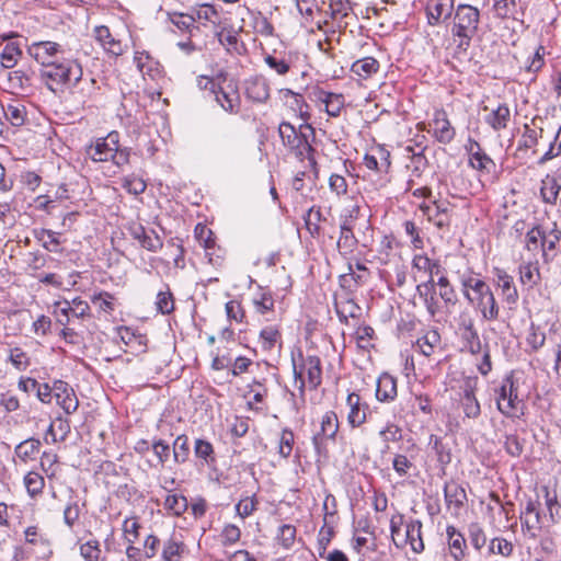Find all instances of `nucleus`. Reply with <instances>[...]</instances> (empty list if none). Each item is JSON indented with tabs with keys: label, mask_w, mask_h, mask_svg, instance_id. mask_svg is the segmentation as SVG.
Wrapping results in <instances>:
<instances>
[{
	"label": "nucleus",
	"mask_w": 561,
	"mask_h": 561,
	"mask_svg": "<svg viewBox=\"0 0 561 561\" xmlns=\"http://www.w3.org/2000/svg\"><path fill=\"white\" fill-rule=\"evenodd\" d=\"M480 12L470 4H459L455 10L451 26V35L456 41L455 53L466 54L470 47L471 39L478 32Z\"/></svg>",
	"instance_id": "obj_1"
},
{
	"label": "nucleus",
	"mask_w": 561,
	"mask_h": 561,
	"mask_svg": "<svg viewBox=\"0 0 561 561\" xmlns=\"http://www.w3.org/2000/svg\"><path fill=\"white\" fill-rule=\"evenodd\" d=\"M82 68L75 59L57 60L41 69V79L51 92H62L73 79H81Z\"/></svg>",
	"instance_id": "obj_2"
},
{
	"label": "nucleus",
	"mask_w": 561,
	"mask_h": 561,
	"mask_svg": "<svg viewBox=\"0 0 561 561\" xmlns=\"http://www.w3.org/2000/svg\"><path fill=\"white\" fill-rule=\"evenodd\" d=\"M299 356L301 358L299 367L296 365L295 360H293L294 376L296 387L299 392L304 394L306 388L304 374H307L309 388L311 390H316L322 381V367L321 360L318 356L309 355L304 357L301 354Z\"/></svg>",
	"instance_id": "obj_3"
},
{
	"label": "nucleus",
	"mask_w": 561,
	"mask_h": 561,
	"mask_svg": "<svg viewBox=\"0 0 561 561\" xmlns=\"http://www.w3.org/2000/svg\"><path fill=\"white\" fill-rule=\"evenodd\" d=\"M398 522L392 518L390 523V530L392 541L397 548H403L407 543L411 546V549L415 553H421L424 550V542L422 539V523L419 519H411L405 525L404 536L401 540L398 539L400 533V526L402 524V516L398 517Z\"/></svg>",
	"instance_id": "obj_4"
},
{
	"label": "nucleus",
	"mask_w": 561,
	"mask_h": 561,
	"mask_svg": "<svg viewBox=\"0 0 561 561\" xmlns=\"http://www.w3.org/2000/svg\"><path fill=\"white\" fill-rule=\"evenodd\" d=\"M62 51L61 45L51 41L34 42L27 47V54L35 59L42 68H46L57 61L58 55Z\"/></svg>",
	"instance_id": "obj_5"
},
{
	"label": "nucleus",
	"mask_w": 561,
	"mask_h": 561,
	"mask_svg": "<svg viewBox=\"0 0 561 561\" xmlns=\"http://www.w3.org/2000/svg\"><path fill=\"white\" fill-rule=\"evenodd\" d=\"M339 431L337 415L333 411H328L321 419L320 432L312 437V444L319 456L327 454L325 439H334Z\"/></svg>",
	"instance_id": "obj_6"
},
{
	"label": "nucleus",
	"mask_w": 561,
	"mask_h": 561,
	"mask_svg": "<svg viewBox=\"0 0 561 561\" xmlns=\"http://www.w3.org/2000/svg\"><path fill=\"white\" fill-rule=\"evenodd\" d=\"M279 137L284 146L296 149L299 156L309 154L313 151L312 146L308 142L307 137L298 134L296 128L287 122H283L278 128Z\"/></svg>",
	"instance_id": "obj_7"
},
{
	"label": "nucleus",
	"mask_w": 561,
	"mask_h": 561,
	"mask_svg": "<svg viewBox=\"0 0 561 561\" xmlns=\"http://www.w3.org/2000/svg\"><path fill=\"white\" fill-rule=\"evenodd\" d=\"M476 307L480 310L484 320L491 321L499 318V306L490 286L476 284Z\"/></svg>",
	"instance_id": "obj_8"
},
{
	"label": "nucleus",
	"mask_w": 561,
	"mask_h": 561,
	"mask_svg": "<svg viewBox=\"0 0 561 561\" xmlns=\"http://www.w3.org/2000/svg\"><path fill=\"white\" fill-rule=\"evenodd\" d=\"M518 403L517 389L513 377L507 376L503 380V385L499 391V397L496 399L497 409L501 413L507 416H513Z\"/></svg>",
	"instance_id": "obj_9"
},
{
	"label": "nucleus",
	"mask_w": 561,
	"mask_h": 561,
	"mask_svg": "<svg viewBox=\"0 0 561 561\" xmlns=\"http://www.w3.org/2000/svg\"><path fill=\"white\" fill-rule=\"evenodd\" d=\"M118 142V133L111 131L105 138H100L94 145H91L88 149V154L93 161H108L114 156V151L117 150Z\"/></svg>",
	"instance_id": "obj_10"
},
{
	"label": "nucleus",
	"mask_w": 561,
	"mask_h": 561,
	"mask_svg": "<svg viewBox=\"0 0 561 561\" xmlns=\"http://www.w3.org/2000/svg\"><path fill=\"white\" fill-rule=\"evenodd\" d=\"M70 87L73 89L72 94L83 104L96 100L101 93L98 80L93 77L83 78V75L81 79H73Z\"/></svg>",
	"instance_id": "obj_11"
},
{
	"label": "nucleus",
	"mask_w": 561,
	"mask_h": 561,
	"mask_svg": "<svg viewBox=\"0 0 561 561\" xmlns=\"http://www.w3.org/2000/svg\"><path fill=\"white\" fill-rule=\"evenodd\" d=\"M53 389L57 404L60 405L67 414L75 413L79 407V401L73 389L62 380H56Z\"/></svg>",
	"instance_id": "obj_12"
},
{
	"label": "nucleus",
	"mask_w": 561,
	"mask_h": 561,
	"mask_svg": "<svg viewBox=\"0 0 561 561\" xmlns=\"http://www.w3.org/2000/svg\"><path fill=\"white\" fill-rule=\"evenodd\" d=\"M245 96L256 103H265L270 99V85L267 80L256 75L244 81Z\"/></svg>",
	"instance_id": "obj_13"
},
{
	"label": "nucleus",
	"mask_w": 561,
	"mask_h": 561,
	"mask_svg": "<svg viewBox=\"0 0 561 561\" xmlns=\"http://www.w3.org/2000/svg\"><path fill=\"white\" fill-rule=\"evenodd\" d=\"M421 210L437 228L444 229L450 226L449 203L434 202L431 205H422Z\"/></svg>",
	"instance_id": "obj_14"
},
{
	"label": "nucleus",
	"mask_w": 561,
	"mask_h": 561,
	"mask_svg": "<svg viewBox=\"0 0 561 561\" xmlns=\"http://www.w3.org/2000/svg\"><path fill=\"white\" fill-rule=\"evenodd\" d=\"M454 2L455 0H428L426 5L428 24L436 25L449 19L454 11Z\"/></svg>",
	"instance_id": "obj_15"
},
{
	"label": "nucleus",
	"mask_w": 561,
	"mask_h": 561,
	"mask_svg": "<svg viewBox=\"0 0 561 561\" xmlns=\"http://www.w3.org/2000/svg\"><path fill=\"white\" fill-rule=\"evenodd\" d=\"M357 211H358V207H355L351 211L350 216L346 217L340 226L341 233H340V238L337 241V247L341 250V252H343L344 254H348V253L353 252V250L355 249V247L357 244V239L353 233V228L351 225L352 219L356 217V215H354V214Z\"/></svg>",
	"instance_id": "obj_16"
},
{
	"label": "nucleus",
	"mask_w": 561,
	"mask_h": 561,
	"mask_svg": "<svg viewBox=\"0 0 561 561\" xmlns=\"http://www.w3.org/2000/svg\"><path fill=\"white\" fill-rule=\"evenodd\" d=\"M468 151L470 154L469 163L473 169L490 173L495 168L493 160L481 150L480 144L476 140H469Z\"/></svg>",
	"instance_id": "obj_17"
},
{
	"label": "nucleus",
	"mask_w": 561,
	"mask_h": 561,
	"mask_svg": "<svg viewBox=\"0 0 561 561\" xmlns=\"http://www.w3.org/2000/svg\"><path fill=\"white\" fill-rule=\"evenodd\" d=\"M397 394V379L388 373L381 374L376 385L377 400L380 402L393 401Z\"/></svg>",
	"instance_id": "obj_18"
},
{
	"label": "nucleus",
	"mask_w": 561,
	"mask_h": 561,
	"mask_svg": "<svg viewBox=\"0 0 561 561\" xmlns=\"http://www.w3.org/2000/svg\"><path fill=\"white\" fill-rule=\"evenodd\" d=\"M445 501L449 510L455 514L463 507L467 501L465 489L456 482H447L444 488Z\"/></svg>",
	"instance_id": "obj_19"
},
{
	"label": "nucleus",
	"mask_w": 561,
	"mask_h": 561,
	"mask_svg": "<svg viewBox=\"0 0 561 561\" xmlns=\"http://www.w3.org/2000/svg\"><path fill=\"white\" fill-rule=\"evenodd\" d=\"M561 239V230L558 228L557 222H552L551 229H547V233L540 242L542 250V260L545 263H550L554 260L557 244Z\"/></svg>",
	"instance_id": "obj_20"
},
{
	"label": "nucleus",
	"mask_w": 561,
	"mask_h": 561,
	"mask_svg": "<svg viewBox=\"0 0 561 561\" xmlns=\"http://www.w3.org/2000/svg\"><path fill=\"white\" fill-rule=\"evenodd\" d=\"M213 92L215 93V99L217 103L228 113H238L240 108V95L237 89H231V91H226L222 88L218 87L215 89V84L213 83Z\"/></svg>",
	"instance_id": "obj_21"
},
{
	"label": "nucleus",
	"mask_w": 561,
	"mask_h": 561,
	"mask_svg": "<svg viewBox=\"0 0 561 561\" xmlns=\"http://www.w3.org/2000/svg\"><path fill=\"white\" fill-rule=\"evenodd\" d=\"M346 404L350 408L347 421L352 427H357L366 421V405L360 402L359 394L352 392L346 398Z\"/></svg>",
	"instance_id": "obj_22"
},
{
	"label": "nucleus",
	"mask_w": 561,
	"mask_h": 561,
	"mask_svg": "<svg viewBox=\"0 0 561 561\" xmlns=\"http://www.w3.org/2000/svg\"><path fill=\"white\" fill-rule=\"evenodd\" d=\"M96 41L104 47L106 51L114 56H121L124 53L121 41L115 39L108 27L101 25L94 30Z\"/></svg>",
	"instance_id": "obj_23"
},
{
	"label": "nucleus",
	"mask_w": 561,
	"mask_h": 561,
	"mask_svg": "<svg viewBox=\"0 0 561 561\" xmlns=\"http://www.w3.org/2000/svg\"><path fill=\"white\" fill-rule=\"evenodd\" d=\"M434 136L438 142L447 145L451 142L455 137V129L451 127L450 122L446 117L445 112L436 114L434 118Z\"/></svg>",
	"instance_id": "obj_24"
},
{
	"label": "nucleus",
	"mask_w": 561,
	"mask_h": 561,
	"mask_svg": "<svg viewBox=\"0 0 561 561\" xmlns=\"http://www.w3.org/2000/svg\"><path fill=\"white\" fill-rule=\"evenodd\" d=\"M561 190V174L547 175L542 180L540 193L545 203L554 205Z\"/></svg>",
	"instance_id": "obj_25"
},
{
	"label": "nucleus",
	"mask_w": 561,
	"mask_h": 561,
	"mask_svg": "<svg viewBox=\"0 0 561 561\" xmlns=\"http://www.w3.org/2000/svg\"><path fill=\"white\" fill-rule=\"evenodd\" d=\"M510 119L511 111L506 104H500L484 117L485 123L495 131L505 129Z\"/></svg>",
	"instance_id": "obj_26"
},
{
	"label": "nucleus",
	"mask_w": 561,
	"mask_h": 561,
	"mask_svg": "<svg viewBox=\"0 0 561 561\" xmlns=\"http://www.w3.org/2000/svg\"><path fill=\"white\" fill-rule=\"evenodd\" d=\"M522 530L530 539H536L542 529L543 516L540 508L533 515L520 516Z\"/></svg>",
	"instance_id": "obj_27"
},
{
	"label": "nucleus",
	"mask_w": 561,
	"mask_h": 561,
	"mask_svg": "<svg viewBox=\"0 0 561 561\" xmlns=\"http://www.w3.org/2000/svg\"><path fill=\"white\" fill-rule=\"evenodd\" d=\"M541 491L543 493L545 505L547 508V519L551 525H554L559 520V513L561 510V504L558 501V495L556 491H551L548 486H542Z\"/></svg>",
	"instance_id": "obj_28"
},
{
	"label": "nucleus",
	"mask_w": 561,
	"mask_h": 561,
	"mask_svg": "<svg viewBox=\"0 0 561 561\" xmlns=\"http://www.w3.org/2000/svg\"><path fill=\"white\" fill-rule=\"evenodd\" d=\"M461 407L465 415L469 419H477L481 413L480 403L474 396L473 388L470 386H467L463 390Z\"/></svg>",
	"instance_id": "obj_29"
},
{
	"label": "nucleus",
	"mask_w": 561,
	"mask_h": 561,
	"mask_svg": "<svg viewBox=\"0 0 561 561\" xmlns=\"http://www.w3.org/2000/svg\"><path fill=\"white\" fill-rule=\"evenodd\" d=\"M378 69L379 62L373 57L358 59L351 67L352 72L363 79L369 78L373 73H376Z\"/></svg>",
	"instance_id": "obj_30"
},
{
	"label": "nucleus",
	"mask_w": 561,
	"mask_h": 561,
	"mask_svg": "<svg viewBox=\"0 0 561 561\" xmlns=\"http://www.w3.org/2000/svg\"><path fill=\"white\" fill-rule=\"evenodd\" d=\"M447 535L453 558L456 561L461 560L465 556L463 547L466 545L463 536L453 526L447 527Z\"/></svg>",
	"instance_id": "obj_31"
},
{
	"label": "nucleus",
	"mask_w": 561,
	"mask_h": 561,
	"mask_svg": "<svg viewBox=\"0 0 561 561\" xmlns=\"http://www.w3.org/2000/svg\"><path fill=\"white\" fill-rule=\"evenodd\" d=\"M499 286L502 290L504 300L508 305H515L518 300V293L514 285L513 277L502 272L499 274Z\"/></svg>",
	"instance_id": "obj_32"
},
{
	"label": "nucleus",
	"mask_w": 561,
	"mask_h": 561,
	"mask_svg": "<svg viewBox=\"0 0 561 561\" xmlns=\"http://www.w3.org/2000/svg\"><path fill=\"white\" fill-rule=\"evenodd\" d=\"M440 343V334L437 330L427 331L417 340V346L423 355L431 356L436 346Z\"/></svg>",
	"instance_id": "obj_33"
},
{
	"label": "nucleus",
	"mask_w": 561,
	"mask_h": 561,
	"mask_svg": "<svg viewBox=\"0 0 561 561\" xmlns=\"http://www.w3.org/2000/svg\"><path fill=\"white\" fill-rule=\"evenodd\" d=\"M79 550L84 561H106L102 556L100 542L95 539L81 543Z\"/></svg>",
	"instance_id": "obj_34"
},
{
	"label": "nucleus",
	"mask_w": 561,
	"mask_h": 561,
	"mask_svg": "<svg viewBox=\"0 0 561 561\" xmlns=\"http://www.w3.org/2000/svg\"><path fill=\"white\" fill-rule=\"evenodd\" d=\"M190 456L188 437L179 435L173 443V459L176 463H184Z\"/></svg>",
	"instance_id": "obj_35"
},
{
	"label": "nucleus",
	"mask_w": 561,
	"mask_h": 561,
	"mask_svg": "<svg viewBox=\"0 0 561 561\" xmlns=\"http://www.w3.org/2000/svg\"><path fill=\"white\" fill-rule=\"evenodd\" d=\"M336 313L342 322H347V318H357L360 314V307L352 299L336 304Z\"/></svg>",
	"instance_id": "obj_36"
},
{
	"label": "nucleus",
	"mask_w": 561,
	"mask_h": 561,
	"mask_svg": "<svg viewBox=\"0 0 561 561\" xmlns=\"http://www.w3.org/2000/svg\"><path fill=\"white\" fill-rule=\"evenodd\" d=\"M183 549V542L170 538L163 546L162 558L164 561H180Z\"/></svg>",
	"instance_id": "obj_37"
},
{
	"label": "nucleus",
	"mask_w": 561,
	"mask_h": 561,
	"mask_svg": "<svg viewBox=\"0 0 561 561\" xmlns=\"http://www.w3.org/2000/svg\"><path fill=\"white\" fill-rule=\"evenodd\" d=\"M7 119L13 126H22L25 122V106L21 104H8L3 107Z\"/></svg>",
	"instance_id": "obj_38"
},
{
	"label": "nucleus",
	"mask_w": 561,
	"mask_h": 561,
	"mask_svg": "<svg viewBox=\"0 0 561 561\" xmlns=\"http://www.w3.org/2000/svg\"><path fill=\"white\" fill-rule=\"evenodd\" d=\"M22 55V50L14 43L7 44L3 51L1 53V64L4 68H13L19 57Z\"/></svg>",
	"instance_id": "obj_39"
},
{
	"label": "nucleus",
	"mask_w": 561,
	"mask_h": 561,
	"mask_svg": "<svg viewBox=\"0 0 561 561\" xmlns=\"http://www.w3.org/2000/svg\"><path fill=\"white\" fill-rule=\"evenodd\" d=\"M276 539L284 549H290L295 543L296 527L289 524L282 525L278 528Z\"/></svg>",
	"instance_id": "obj_40"
},
{
	"label": "nucleus",
	"mask_w": 561,
	"mask_h": 561,
	"mask_svg": "<svg viewBox=\"0 0 561 561\" xmlns=\"http://www.w3.org/2000/svg\"><path fill=\"white\" fill-rule=\"evenodd\" d=\"M519 275L520 282L524 285H528L529 288L535 287L540 280L538 268L531 264L520 265Z\"/></svg>",
	"instance_id": "obj_41"
},
{
	"label": "nucleus",
	"mask_w": 561,
	"mask_h": 561,
	"mask_svg": "<svg viewBox=\"0 0 561 561\" xmlns=\"http://www.w3.org/2000/svg\"><path fill=\"white\" fill-rule=\"evenodd\" d=\"M260 337L262 340L263 348L265 351H271L277 342L280 341V332L274 325L265 327L260 332Z\"/></svg>",
	"instance_id": "obj_42"
},
{
	"label": "nucleus",
	"mask_w": 561,
	"mask_h": 561,
	"mask_svg": "<svg viewBox=\"0 0 561 561\" xmlns=\"http://www.w3.org/2000/svg\"><path fill=\"white\" fill-rule=\"evenodd\" d=\"M24 484L26 486L28 494L32 497H34V496L38 495L39 493H42L45 481L41 474H38L36 472H28L24 477Z\"/></svg>",
	"instance_id": "obj_43"
},
{
	"label": "nucleus",
	"mask_w": 561,
	"mask_h": 561,
	"mask_svg": "<svg viewBox=\"0 0 561 561\" xmlns=\"http://www.w3.org/2000/svg\"><path fill=\"white\" fill-rule=\"evenodd\" d=\"M164 507L180 516L187 510V500L183 495L170 494L164 501Z\"/></svg>",
	"instance_id": "obj_44"
},
{
	"label": "nucleus",
	"mask_w": 561,
	"mask_h": 561,
	"mask_svg": "<svg viewBox=\"0 0 561 561\" xmlns=\"http://www.w3.org/2000/svg\"><path fill=\"white\" fill-rule=\"evenodd\" d=\"M41 447V440L35 438L26 439L22 443H20L15 447L16 455L22 458L26 459L32 457L34 454L38 453Z\"/></svg>",
	"instance_id": "obj_45"
},
{
	"label": "nucleus",
	"mask_w": 561,
	"mask_h": 561,
	"mask_svg": "<svg viewBox=\"0 0 561 561\" xmlns=\"http://www.w3.org/2000/svg\"><path fill=\"white\" fill-rule=\"evenodd\" d=\"M436 284L439 286L440 298L446 304L455 305L457 302V295L448 278L442 275Z\"/></svg>",
	"instance_id": "obj_46"
},
{
	"label": "nucleus",
	"mask_w": 561,
	"mask_h": 561,
	"mask_svg": "<svg viewBox=\"0 0 561 561\" xmlns=\"http://www.w3.org/2000/svg\"><path fill=\"white\" fill-rule=\"evenodd\" d=\"M546 334L540 330L539 327L531 323L529 332L526 337V343L531 347L533 351H538L545 345Z\"/></svg>",
	"instance_id": "obj_47"
},
{
	"label": "nucleus",
	"mask_w": 561,
	"mask_h": 561,
	"mask_svg": "<svg viewBox=\"0 0 561 561\" xmlns=\"http://www.w3.org/2000/svg\"><path fill=\"white\" fill-rule=\"evenodd\" d=\"M192 14L195 16V21H208L213 24H216L219 18L217 10L211 4H202L193 10Z\"/></svg>",
	"instance_id": "obj_48"
},
{
	"label": "nucleus",
	"mask_w": 561,
	"mask_h": 561,
	"mask_svg": "<svg viewBox=\"0 0 561 561\" xmlns=\"http://www.w3.org/2000/svg\"><path fill=\"white\" fill-rule=\"evenodd\" d=\"M156 307L162 314H169L174 310V300L171 291H159L157 295Z\"/></svg>",
	"instance_id": "obj_49"
},
{
	"label": "nucleus",
	"mask_w": 561,
	"mask_h": 561,
	"mask_svg": "<svg viewBox=\"0 0 561 561\" xmlns=\"http://www.w3.org/2000/svg\"><path fill=\"white\" fill-rule=\"evenodd\" d=\"M547 233V229L541 226L537 225L533 227L527 233H526V247L529 251L537 250L539 240L542 242V238Z\"/></svg>",
	"instance_id": "obj_50"
},
{
	"label": "nucleus",
	"mask_w": 561,
	"mask_h": 561,
	"mask_svg": "<svg viewBox=\"0 0 561 561\" xmlns=\"http://www.w3.org/2000/svg\"><path fill=\"white\" fill-rule=\"evenodd\" d=\"M516 8L515 0H499L494 3L496 15L501 19L515 18Z\"/></svg>",
	"instance_id": "obj_51"
},
{
	"label": "nucleus",
	"mask_w": 561,
	"mask_h": 561,
	"mask_svg": "<svg viewBox=\"0 0 561 561\" xmlns=\"http://www.w3.org/2000/svg\"><path fill=\"white\" fill-rule=\"evenodd\" d=\"M294 445V433L289 428H284L279 438L278 454L283 458H288Z\"/></svg>",
	"instance_id": "obj_52"
},
{
	"label": "nucleus",
	"mask_w": 561,
	"mask_h": 561,
	"mask_svg": "<svg viewBox=\"0 0 561 561\" xmlns=\"http://www.w3.org/2000/svg\"><path fill=\"white\" fill-rule=\"evenodd\" d=\"M414 268L430 273V277L434 278V268L437 271L440 265L437 262L431 261L427 256L419 254L415 255L412 262Z\"/></svg>",
	"instance_id": "obj_53"
},
{
	"label": "nucleus",
	"mask_w": 561,
	"mask_h": 561,
	"mask_svg": "<svg viewBox=\"0 0 561 561\" xmlns=\"http://www.w3.org/2000/svg\"><path fill=\"white\" fill-rule=\"evenodd\" d=\"M123 187L130 194L139 195L146 191L147 184L141 178L130 175L123 180Z\"/></svg>",
	"instance_id": "obj_54"
},
{
	"label": "nucleus",
	"mask_w": 561,
	"mask_h": 561,
	"mask_svg": "<svg viewBox=\"0 0 561 561\" xmlns=\"http://www.w3.org/2000/svg\"><path fill=\"white\" fill-rule=\"evenodd\" d=\"M257 505V500L255 496H245L244 499H241L238 504L236 505L237 514L241 518H245L250 516L255 510Z\"/></svg>",
	"instance_id": "obj_55"
},
{
	"label": "nucleus",
	"mask_w": 561,
	"mask_h": 561,
	"mask_svg": "<svg viewBox=\"0 0 561 561\" xmlns=\"http://www.w3.org/2000/svg\"><path fill=\"white\" fill-rule=\"evenodd\" d=\"M325 103L327 113L330 116H339L343 107V96L341 94L329 93L323 101Z\"/></svg>",
	"instance_id": "obj_56"
},
{
	"label": "nucleus",
	"mask_w": 561,
	"mask_h": 561,
	"mask_svg": "<svg viewBox=\"0 0 561 561\" xmlns=\"http://www.w3.org/2000/svg\"><path fill=\"white\" fill-rule=\"evenodd\" d=\"M490 551L503 557H508L513 552V545L504 538H494L491 540Z\"/></svg>",
	"instance_id": "obj_57"
},
{
	"label": "nucleus",
	"mask_w": 561,
	"mask_h": 561,
	"mask_svg": "<svg viewBox=\"0 0 561 561\" xmlns=\"http://www.w3.org/2000/svg\"><path fill=\"white\" fill-rule=\"evenodd\" d=\"M241 531L240 528L236 525L228 524L224 527L221 531V542L224 546H230L240 540Z\"/></svg>",
	"instance_id": "obj_58"
},
{
	"label": "nucleus",
	"mask_w": 561,
	"mask_h": 561,
	"mask_svg": "<svg viewBox=\"0 0 561 561\" xmlns=\"http://www.w3.org/2000/svg\"><path fill=\"white\" fill-rule=\"evenodd\" d=\"M139 243L144 249L151 252H157L162 248V241L154 230H150L142 236V240Z\"/></svg>",
	"instance_id": "obj_59"
},
{
	"label": "nucleus",
	"mask_w": 561,
	"mask_h": 561,
	"mask_svg": "<svg viewBox=\"0 0 561 561\" xmlns=\"http://www.w3.org/2000/svg\"><path fill=\"white\" fill-rule=\"evenodd\" d=\"M264 61L271 69L280 76L286 75L290 69V65L285 59H279L273 55L265 56Z\"/></svg>",
	"instance_id": "obj_60"
},
{
	"label": "nucleus",
	"mask_w": 561,
	"mask_h": 561,
	"mask_svg": "<svg viewBox=\"0 0 561 561\" xmlns=\"http://www.w3.org/2000/svg\"><path fill=\"white\" fill-rule=\"evenodd\" d=\"M469 537L471 545L477 549L480 550L486 542V537L484 535V531L480 526L477 524H472L469 527Z\"/></svg>",
	"instance_id": "obj_61"
},
{
	"label": "nucleus",
	"mask_w": 561,
	"mask_h": 561,
	"mask_svg": "<svg viewBox=\"0 0 561 561\" xmlns=\"http://www.w3.org/2000/svg\"><path fill=\"white\" fill-rule=\"evenodd\" d=\"M194 453L197 458L208 461L214 454V448L209 442L198 438L195 440Z\"/></svg>",
	"instance_id": "obj_62"
},
{
	"label": "nucleus",
	"mask_w": 561,
	"mask_h": 561,
	"mask_svg": "<svg viewBox=\"0 0 561 561\" xmlns=\"http://www.w3.org/2000/svg\"><path fill=\"white\" fill-rule=\"evenodd\" d=\"M80 517V508L77 502H69L64 510V523L72 527Z\"/></svg>",
	"instance_id": "obj_63"
},
{
	"label": "nucleus",
	"mask_w": 561,
	"mask_h": 561,
	"mask_svg": "<svg viewBox=\"0 0 561 561\" xmlns=\"http://www.w3.org/2000/svg\"><path fill=\"white\" fill-rule=\"evenodd\" d=\"M9 360L19 370L25 369L30 364L26 353L19 347L11 350Z\"/></svg>",
	"instance_id": "obj_64"
}]
</instances>
